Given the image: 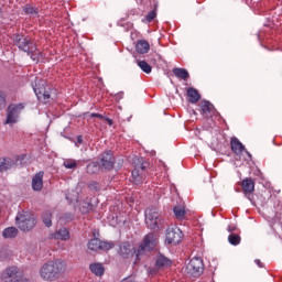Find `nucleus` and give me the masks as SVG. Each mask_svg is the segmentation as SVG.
Returning <instances> with one entry per match:
<instances>
[{"label":"nucleus","instance_id":"nucleus-23","mask_svg":"<svg viewBox=\"0 0 282 282\" xmlns=\"http://www.w3.org/2000/svg\"><path fill=\"white\" fill-rule=\"evenodd\" d=\"M187 96L189 98L188 101L192 102V105H196V102H199L202 99V95H199V91L194 87L187 89Z\"/></svg>","mask_w":282,"mask_h":282},{"label":"nucleus","instance_id":"nucleus-15","mask_svg":"<svg viewBox=\"0 0 282 282\" xmlns=\"http://www.w3.org/2000/svg\"><path fill=\"white\" fill-rule=\"evenodd\" d=\"M241 188L245 197L254 204L257 200L254 199V180L252 178H245L241 182Z\"/></svg>","mask_w":282,"mask_h":282},{"label":"nucleus","instance_id":"nucleus-46","mask_svg":"<svg viewBox=\"0 0 282 282\" xmlns=\"http://www.w3.org/2000/svg\"><path fill=\"white\" fill-rule=\"evenodd\" d=\"M97 118H99V120H105V118H107V117H105V116H102L101 113H99V115L97 116Z\"/></svg>","mask_w":282,"mask_h":282},{"label":"nucleus","instance_id":"nucleus-6","mask_svg":"<svg viewBox=\"0 0 282 282\" xmlns=\"http://www.w3.org/2000/svg\"><path fill=\"white\" fill-rule=\"evenodd\" d=\"M15 223L23 232H30L36 226V218L29 212H22L15 217Z\"/></svg>","mask_w":282,"mask_h":282},{"label":"nucleus","instance_id":"nucleus-37","mask_svg":"<svg viewBox=\"0 0 282 282\" xmlns=\"http://www.w3.org/2000/svg\"><path fill=\"white\" fill-rule=\"evenodd\" d=\"M7 95L3 90L0 89V111L6 107V100H7Z\"/></svg>","mask_w":282,"mask_h":282},{"label":"nucleus","instance_id":"nucleus-39","mask_svg":"<svg viewBox=\"0 0 282 282\" xmlns=\"http://www.w3.org/2000/svg\"><path fill=\"white\" fill-rule=\"evenodd\" d=\"M8 259V252L4 249L0 250V261H6Z\"/></svg>","mask_w":282,"mask_h":282},{"label":"nucleus","instance_id":"nucleus-21","mask_svg":"<svg viewBox=\"0 0 282 282\" xmlns=\"http://www.w3.org/2000/svg\"><path fill=\"white\" fill-rule=\"evenodd\" d=\"M14 164V160L10 158H0V173H6V171H10V169H12Z\"/></svg>","mask_w":282,"mask_h":282},{"label":"nucleus","instance_id":"nucleus-11","mask_svg":"<svg viewBox=\"0 0 282 282\" xmlns=\"http://www.w3.org/2000/svg\"><path fill=\"white\" fill-rule=\"evenodd\" d=\"M98 160L101 171H113V166L116 165V156L113 155V151H105L99 155Z\"/></svg>","mask_w":282,"mask_h":282},{"label":"nucleus","instance_id":"nucleus-28","mask_svg":"<svg viewBox=\"0 0 282 282\" xmlns=\"http://www.w3.org/2000/svg\"><path fill=\"white\" fill-rule=\"evenodd\" d=\"M22 10L29 17H39V8L31 3H26Z\"/></svg>","mask_w":282,"mask_h":282},{"label":"nucleus","instance_id":"nucleus-31","mask_svg":"<svg viewBox=\"0 0 282 282\" xmlns=\"http://www.w3.org/2000/svg\"><path fill=\"white\" fill-rule=\"evenodd\" d=\"M42 221L46 228H52V210H44L42 213Z\"/></svg>","mask_w":282,"mask_h":282},{"label":"nucleus","instance_id":"nucleus-18","mask_svg":"<svg viewBox=\"0 0 282 282\" xmlns=\"http://www.w3.org/2000/svg\"><path fill=\"white\" fill-rule=\"evenodd\" d=\"M230 147H231L232 153H235L236 155H241L243 151L250 155V152L246 150V147L236 137L231 138Z\"/></svg>","mask_w":282,"mask_h":282},{"label":"nucleus","instance_id":"nucleus-25","mask_svg":"<svg viewBox=\"0 0 282 282\" xmlns=\"http://www.w3.org/2000/svg\"><path fill=\"white\" fill-rule=\"evenodd\" d=\"M172 74H174L176 78H181L182 80H187L188 78H191V74H188V70L186 68L174 67L172 69Z\"/></svg>","mask_w":282,"mask_h":282},{"label":"nucleus","instance_id":"nucleus-41","mask_svg":"<svg viewBox=\"0 0 282 282\" xmlns=\"http://www.w3.org/2000/svg\"><path fill=\"white\" fill-rule=\"evenodd\" d=\"M254 263L259 267V268H263V262H261V260L256 259Z\"/></svg>","mask_w":282,"mask_h":282},{"label":"nucleus","instance_id":"nucleus-40","mask_svg":"<svg viewBox=\"0 0 282 282\" xmlns=\"http://www.w3.org/2000/svg\"><path fill=\"white\" fill-rule=\"evenodd\" d=\"M227 230H228V232H231V235H232V234H235V231L237 230V226L229 225V226L227 227Z\"/></svg>","mask_w":282,"mask_h":282},{"label":"nucleus","instance_id":"nucleus-30","mask_svg":"<svg viewBox=\"0 0 282 282\" xmlns=\"http://www.w3.org/2000/svg\"><path fill=\"white\" fill-rule=\"evenodd\" d=\"M137 65L141 70H143L144 74H151V72H153V67L150 66L144 59H138Z\"/></svg>","mask_w":282,"mask_h":282},{"label":"nucleus","instance_id":"nucleus-17","mask_svg":"<svg viewBox=\"0 0 282 282\" xmlns=\"http://www.w3.org/2000/svg\"><path fill=\"white\" fill-rule=\"evenodd\" d=\"M96 204H98L97 198H86L80 206V210L84 215H87V213H93V210H96Z\"/></svg>","mask_w":282,"mask_h":282},{"label":"nucleus","instance_id":"nucleus-9","mask_svg":"<svg viewBox=\"0 0 282 282\" xmlns=\"http://www.w3.org/2000/svg\"><path fill=\"white\" fill-rule=\"evenodd\" d=\"M23 109H25V105L23 104H10L7 108V119L4 124H17Z\"/></svg>","mask_w":282,"mask_h":282},{"label":"nucleus","instance_id":"nucleus-27","mask_svg":"<svg viewBox=\"0 0 282 282\" xmlns=\"http://www.w3.org/2000/svg\"><path fill=\"white\" fill-rule=\"evenodd\" d=\"M89 270L95 276H102V274H105V265L100 262L91 263Z\"/></svg>","mask_w":282,"mask_h":282},{"label":"nucleus","instance_id":"nucleus-4","mask_svg":"<svg viewBox=\"0 0 282 282\" xmlns=\"http://www.w3.org/2000/svg\"><path fill=\"white\" fill-rule=\"evenodd\" d=\"M166 220L156 208H150L145 212V225L150 230L159 232V230H164V224Z\"/></svg>","mask_w":282,"mask_h":282},{"label":"nucleus","instance_id":"nucleus-44","mask_svg":"<svg viewBox=\"0 0 282 282\" xmlns=\"http://www.w3.org/2000/svg\"><path fill=\"white\" fill-rule=\"evenodd\" d=\"M40 58H45V54H43V52L37 51V61Z\"/></svg>","mask_w":282,"mask_h":282},{"label":"nucleus","instance_id":"nucleus-3","mask_svg":"<svg viewBox=\"0 0 282 282\" xmlns=\"http://www.w3.org/2000/svg\"><path fill=\"white\" fill-rule=\"evenodd\" d=\"M151 164L144 158L134 159V169L132 170V182L135 186L144 184L147 174L149 173Z\"/></svg>","mask_w":282,"mask_h":282},{"label":"nucleus","instance_id":"nucleus-14","mask_svg":"<svg viewBox=\"0 0 282 282\" xmlns=\"http://www.w3.org/2000/svg\"><path fill=\"white\" fill-rule=\"evenodd\" d=\"M118 256L122 259H131V257H135L134 263L140 261L138 260V249L129 242H122L119 245Z\"/></svg>","mask_w":282,"mask_h":282},{"label":"nucleus","instance_id":"nucleus-26","mask_svg":"<svg viewBox=\"0 0 282 282\" xmlns=\"http://www.w3.org/2000/svg\"><path fill=\"white\" fill-rule=\"evenodd\" d=\"M55 239H59L61 241H69V230L67 228H59L53 235Z\"/></svg>","mask_w":282,"mask_h":282},{"label":"nucleus","instance_id":"nucleus-20","mask_svg":"<svg viewBox=\"0 0 282 282\" xmlns=\"http://www.w3.org/2000/svg\"><path fill=\"white\" fill-rule=\"evenodd\" d=\"M173 265V261L171 259L166 258V256L159 253L155 260V267L156 268H171Z\"/></svg>","mask_w":282,"mask_h":282},{"label":"nucleus","instance_id":"nucleus-45","mask_svg":"<svg viewBox=\"0 0 282 282\" xmlns=\"http://www.w3.org/2000/svg\"><path fill=\"white\" fill-rule=\"evenodd\" d=\"M98 112H93V113H90V118H98Z\"/></svg>","mask_w":282,"mask_h":282},{"label":"nucleus","instance_id":"nucleus-35","mask_svg":"<svg viewBox=\"0 0 282 282\" xmlns=\"http://www.w3.org/2000/svg\"><path fill=\"white\" fill-rule=\"evenodd\" d=\"M63 166H65V169H76L78 166V162L73 159H67L64 161Z\"/></svg>","mask_w":282,"mask_h":282},{"label":"nucleus","instance_id":"nucleus-43","mask_svg":"<svg viewBox=\"0 0 282 282\" xmlns=\"http://www.w3.org/2000/svg\"><path fill=\"white\" fill-rule=\"evenodd\" d=\"M76 144H83V135H77Z\"/></svg>","mask_w":282,"mask_h":282},{"label":"nucleus","instance_id":"nucleus-7","mask_svg":"<svg viewBox=\"0 0 282 282\" xmlns=\"http://www.w3.org/2000/svg\"><path fill=\"white\" fill-rule=\"evenodd\" d=\"M158 246V236L153 232L148 234L142 243L138 247L137 261L141 260V257L145 252H151Z\"/></svg>","mask_w":282,"mask_h":282},{"label":"nucleus","instance_id":"nucleus-34","mask_svg":"<svg viewBox=\"0 0 282 282\" xmlns=\"http://www.w3.org/2000/svg\"><path fill=\"white\" fill-rule=\"evenodd\" d=\"M88 188H89V191H93V193H100V189L102 187L100 186V183H98L96 181H90L88 184Z\"/></svg>","mask_w":282,"mask_h":282},{"label":"nucleus","instance_id":"nucleus-42","mask_svg":"<svg viewBox=\"0 0 282 282\" xmlns=\"http://www.w3.org/2000/svg\"><path fill=\"white\" fill-rule=\"evenodd\" d=\"M106 122H108L109 127L113 124V119H109V117L105 118Z\"/></svg>","mask_w":282,"mask_h":282},{"label":"nucleus","instance_id":"nucleus-16","mask_svg":"<svg viewBox=\"0 0 282 282\" xmlns=\"http://www.w3.org/2000/svg\"><path fill=\"white\" fill-rule=\"evenodd\" d=\"M199 107L203 118H213V115L215 113V106H213L210 101L203 100L200 101Z\"/></svg>","mask_w":282,"mask_h":282},{"label":"nucleus","instance_id":"nucleus-29","mask_svg":"<svg viewBox=\"0 0 282 282\" xmlns=\"http://www.w3.org/2000/svg\"><path fill=\"white\" fill-rule=\"evenodd\" d=\"M17 235H19V229H17L15 227L6 228L2 231V236L4 237V239H14Z\"/></svg>","mask_w":282,"mask_h":282},{"label":"nucleus","instance_id":"nucleus-1","mask_svg":"<svg viewBox=\"0 0 282 282\" xmlns=\"http://www.w3.org/2000/svg\"><path fill=\"white\" fill-rule=\"evenodd\" d=\"M65 261L61 259L48 261L40 269V276L44 281H56L65 272Z\"/></svg>","mask_w":282,"mask_h":282},{"label":"nucleus","instance_id":"nucleus-13","mask_svg":"<svg viewBox=\"0 0 282 282\" xmlns=\"http://www.w3.org/2000/svg\"><path fill=\"white\" fill-rule=\"evenodd\" d=\"M182 239H184V234L180 228H167L165 235V242L169 246H177L182 243Z\"/></svg>","mask_w":282,"mask_h":282},{"label":"nucleus","instance_id":"nucleus-8","mask_svg":"<svg viewBox=\"0 0 282 282\" xmlns=\"http://www.w3.org/2000/svg\"><path fill=\"white\" fill-rule=\"evenodd\" d=\"M33 91L37 97V100H40V102H44V105L52 100V89L45 86V80H37L33 86Z\"/></svg>","mask_w":282,"mask_h":282},{"label":"nucleus","instance_id":"nucleus-32","mask_svg":"<svg viewBox=\"0 0 282 282\" xmlns=\"http://www.w3.org/2000/svg\"><path fill=\"white\" fill-rule=\"evenodd\" d=\"M173 213L176 219H184V217L186 216V209H184L182 205L174 206Z\"/></svg>","mask_w":282,"mask_h":282},{"label":"nucleus","instance_id":"nucleus-5","mask_svg":"<svg viewBox=\"0 0 282 282\" xmlns=\"http://www.w3.org/2000/svg\"><path fill=\"white\" fill-rule=\"evenodd\" d=\"M184 274L186 276L198 279L204 274V260L202 258H193L183 268Z\"/></svg>","mask_w":282,"mask_h":282},{"label":"nucleus","instance_id":"nucleus-38","mask_svg":"<svg viewBox=\"0 0 282 282\" xmlns=\"http://www.w3.org/2000/svg\"><path fill=\"white\" fill-rule=\"evenodd\" d=\"M156 17L158 13L155 12V10H152L145 15V21H148V23H151V21H153Z\"/></svg>","mask_w":282,"mask_h":282},{"label":"nucleus","instance_id":"nucleus-12","mask_svg":"<svg viewBox=\"0 0 282 282\" xmlns=\"http://www.w3.org/2000/svg\"><path fill=\"white\" fill-rule=\"evenodd\" d=\"M115 246L116 245L113 241H102L98 238H93L87 243V248L88 250H91V252H98V250H104V252H107L113 249Z\"/></svg>","mask_w":282,"mask_h":282},{"label":"nucleus","instance_id":"nucleus-2","mask_svg":"<svg viewBox=\"0 0 282 282\" xmlns=\"http://www.w3.org/2000/svg\"><path fill=\"white\" fill-rule=\"evenodd\" d=\"M13 43L18 50L21 52H25L32 61H39V48H36V44L32 41V37L24 35L23 33H14L12 35Z\"/></svg>","mask_w":282,"mask_h":282},{"label":"nucleus","instance_id":"nucleus-24","mask_svg":"<svg viewBox=\"0 0 282 282\" xmlns=\"http://www.w3.org/2000/svg\"><path fill=\"white\" fill-rule=\"evenodd\" d=\"M151 50V45L147 42V40H139L135 45V51L138 54H147Z\"/></svg>","mask_w":282,"mask_h":282},{"label":"nucleus","instance_id":"nucleus-10","mask_svg":"<svg viewBox=\"0 0 282 282\" xmlns=\"http://www.w3.org/2000/svg\"><path fill=\"white\" fill-rule=\"evenodd\" d=\"M2 279L6 282H30V280L23 278V272H21L17 267H9L2 273Z\"/></svg>","mask_w":282,"mask_h":282},{"label":"nucleus","instance_id":"nucleus-19","mask_svg":"<svg viewBox=\"0 0 282 282\" xmlns=\"http://www.w3.org/2000/svg\"><path fill=\"white\" fill-rule=\"evenodd\" d=\"M43 175H45L44 172L36 173L32 178V189L35 192L43 191Z\"/></svg>","mask_w":282,"mask_h":282},{"label":"nucleus","instance_id":"nucleus-36","mask_svg":"<svg viewBox=\"0 0 282 282\" xmlns=\"http://www.w3.org/2000/svg\"><path fill=\"white\" fill-rule=\"evenodd\" d=\"M61 221H64V224H69V221H74V214L72 213H65L61 216Z\"/></svg>","mask_w":282,"mask_h":282},{"label":"nucleus","instance_id":"nucleus-22","mask_svg":"<svg viewBox=\"0 0 282 282\" xmlns=\"http://www.w3.org/2000/svg\"><path fill=\"white\" fill-rule=\"evenodd\" d=\"M100 171H102V167L100 166V163L98 161H91L86 166V173L88 175H96Z\"/></svg>","mask_w":282,"mask_h":282},{"label":"nucleus","instance_id":"nucleus-47","mask_svg":"<svg viewBox=\"0 0 282 282\" xmlns=\"http://www.w3.org/2000/svg\"><path fill=\"white\" fill-rule=\"evenodd\" d=\"M1 14H2V10H1V7H0V17H1Z\"/></svg>","mask_w":282,"mask_h":282},{"label":"nucleus","instance_id":"nucleus-33","mask_svg":"<svg viewBox=\"0 0 282 282\" xmlns=\"http://www.w3.org/2000/svg\"><path fill=\"white\" fill-rule=\"evenodd\" d=\"M228 241L231 246H239L241 243V236H239V234H230Z\"/></svg>","mask_w":282,"mask_h":282}]
</instances>
